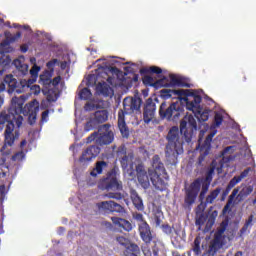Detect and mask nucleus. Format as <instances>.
I'll use <instances>...</instances> for the list:
<instances>
[{"mask_svg": "<svg viewBox=\"0 0 256 256\" xmlns=\"http://www.w3.org/2000/svg\"><path fill=\"white\" fill-rule=\"evenodd\" d=\"M13 119H15V123L13 122ZM15 124L18 129L21 128V125H23V116L18 115L16 118H11V114L7 113V111L0 112V131L5 129L4 145L2 146L1 151H5L7 147H13L15 141L19 139V130L15 131Z\"/></svg>", "mask_w": 256, "mask_h": 256, "instance_id": "nucleus-1", "label": "nucleus"}, {"mask_svg": "<svg viewBox=\"0 0 256 256\" xmlns=\"http://www.w3.org/2000/svg\"><path fill=\"white\" fill-rule=\"evenodd\" d=\"M167 144L165 146V156L170 165H175L179 159V155H183V138L179 132V127L173 126L167 136Z\"/></svg>", "mask_w": 256, "mask_h": 256, "instance_id": "nucleus-2", "label": "nucleus"}, {"mask_svg": "<svg viewBox=\"0 0 256 256\" xmlns=\"http://www.w3.org/2000/svg\"><path fill=\"white\" fill-rule=\"evenodd\" d=\"M99 187L102 191H108L105 194L107 199H115L116 201L125 199V194L121 193L123 182L117 178V171L115 169L110 170L106 174V177L99 182Z\"/></svg>", "mask_w": 256, "mask_h": 256, "instance_id": "nucleus-3", "label": "nucleus"}, {"mask_svg": "<svg viewBox=\"0 0 256 256\" xmlns=\"http://www.w3.org/2000/svg\"><path fill=\"white\" fill-rule=\"evenodd\" d=\"M141 98L126 97L123 100V109L118 111V129L123 139H129V127L125 122V115H133L134 111H141Z\"/></svg>", "mask_w": 256, "mask_h": 256, "instance_id": "nucleus-4", "label": "nucleus"}, {"mask_svg": "<svg viewBox=\"0 0 256 256\" xmlns=\"http://www.w3.org/2000/svg\"><path fill=\"white\" fill-rule=\"evenodd\" d=\"M163 73V69L159 66H150V67H143L140 69V75H144L142 77V83L146 85V87H154V89H161V87H167L165 81H167V77H163L159 80H155L151 75H158L161 77Z\"/></svg>", "mask_w": 256, "mask_h": 256, "instance_id": "nucleus-5", "label": "nucleus"}, {"mask_svg": "<svg viewBox=\"0 0 256 256\" xmlns=\"http://www.w3.org/2000/svg\"><path fill=\"white\" fill-rule=\"evenodd\" d=\"M96 142V145L103 147L111 145L115 141V133L111 130V124H104L99 127L98 132L92 133L87 137V143Z\"/></svg>", "mask_w": 256, "mask_h": 256, "instance_id": "nucleus-6", "label": "nucleus"}, {"mask_svg": "<svg viewBox=\"0 0 256 256\" xmlns=\"http://www.w3.org/2000/svg\"><path fill=\"white\" fill-rule=\"evenodd\" d=\"M211 181H213V176L206 174L205 179L197 178L195 179L188 189H186V195L184 198V203L191 207L193 203L197 200V196L199 195V191H201V185H207L208 188L211 187Z\"/></svg>", "mask_w": 256, "mask_h": 256, "instance_id": "nucleus-7", "label": "nucleus"}, {"mask_svg": "<svg viewBox=\"0 0 256 256\" xmlns=\"http://www.w3.org/2000/svg\"><path fill=\"white\" fill-rule=\"evenodd\" d=\"M227 227H229V220L226 219L220 223V227L215 232L213 240L210 241L207 250L208 256H215L217 251L225 245V239H227L225 231H227Z\"/></svg>", "mask_w": 256, "mask_h": 256, "instance_id": "nucleus-8", "label": "nucleus"}, {"mask_svg": "<svg viewBox=\"0 0 256 256\" xmlns=\"http://www.w3.org/2000/svg\"><path fill=\"white\" fill-rule=\"evenodd\" d=\"M201 101H203V98L194 92L186 102V108L194 113L200 123H205V121H209V112H203Z\"/></svg>", "mask_w": 256, "mask_h": 256, "instance_id": "nucleus-9", "label": "nucleus"}, {"mask_svg": "<svg viewBox=\"0 0 256 256\" xmlns=\"http://www.w3.org/2000/svg\"><path fill=\"white\" fill-rule=\"evenodd\" d=\"M181 113H183V108L178 103H172L167 107V102H162L159 108L160 117L167 121H179Z\"/></svg>", "mask_w": 256, "mask_h": 256, "instance_id": "nucleus-10", "label": "nucleus"}, {"mask_svg": "<svg viewBox=\"0 0 256 256\" xmlns=\"http://www.w3.org/2000/svg\"><path fill=\"white\" fill-rule=\"evenodd\" d=\"M193 131H197V120L194 115H186L180 122V133L184 135L186 143H191Z\"/></svg>", "mask_w": 256, "mask_h": 256, "instance_id": "nucleus-11", "label": "nucleus"}, {"mask_svg": "<svg viewBox=\"0 0 256 256\" xmlns=\"http://www.w3.org/2000/svg\"><path fill=\"white\" fill-rule=\"evenodd\" d=\"M4 82L8 85V93H23L25 89H29L31 85H33V81L31 79H22L20 82L17 79L13 78V75H7L4 78Z\"/></svg>", "mask_w": 256, "mask_h": 256, "instance_id": "nucleus-12", "label": "nucleus"}, {"mask_svg": "<svg viewBox=\"0 0 256 256\" xmlns=\"http://www.w3.org/2000/svg\"><path fill=\"white\" fill-rule=\"evenodd\" d=\"M193 90H184V89H178V90H171L164 88L160 90V97L162 99H179V101H184V103L187 104L189 99H191V96L193 95Z\"/></svg>", "mask_w": 256, "mask_h": 256, "instance_id": "nucleus-13", "label": "nucleus"}, {"mask_svg": "<svg viewBox=\"0 0 256 256\" xmlns=\"http://www.w3.org/2000/svg\"><path fill=\"white\" fill-rule=\"evenodd\" d=\"M216 132H211L204 140V143L201 144V140H199L198 147L200 149V156L196 161V167H205V159L207 155H209V151H211V142L215 137Z\"/></svg>", "mask_w": 256, "mask_h": 256, "instance_id": "nucleus-14", "label": "nucleus"}, {"mask_svg": "<svg viewBox=\"0 0 256 256\" xmlns=\"http://www.w3.org/2000/svg\"><path fill=\"white\" fill-rule=\"evenodd\" d=\"M96 207H97L98 213H100V215H111V213H124L125 212V208L123 206H121V204H119L113 200L98 202L96 204Z\"/></svg>", "mask_w": 256, "mask_h": 256, "instance_id": "nucleus-15", "label": "nucleus"}, {"mask_svg": "<svg viewBox=\"0 0 256 256\" xmlns=\"http://www.w3.org/2000/svg\"><path fill=\"white\" fill-rule=\"evenodd\" d=\"M115 241L118 245L125 248L124 256H139V253H141L139 246L135 243H131V240L125 236H116Z\"/></svg>", "mask_w": 256, "mask_h": 256, "instance_id": "nucleus-16", "label": "nucleus"}, {"mask_svg": "<svg viewBox=\"0 0 256 256\" xmlns=\"http://www.w3.org/2000/svg\"><path fill=\"white\" fill-rule=\"evenodd\" d=\"M108 119H109V111L98 110L94 112L90 120L86 123L85 130L92 131V129H96L97 126L107 122Z\"/></svg>", "mask_w": 256, "mask_h": 256, "instance_id": "nucleus-17", "label": "nucleus"}, {"mask_svg": "<svg viewBox=\"0 0 256 256\" xmlns=\"http://www.w3.org/2000/svg\"><path fill=\"white\" fill-rule=\"evenodd\" d=\"M157 112V104L153 101V98H148L144 104L143 109V121L147 125L155 119V113Z\"/></svg>", "mask_w": 256, "mask_h": 256, "instance_id": "nucleus-18", "label": "nucleus"}, {"mask_svg": "<svg viewBox=\"0 0 256 256\" xmlns=\"http://www.w3.org/2000/svg\"><path fill=\"white\" fill-rule=\"evenodd\" d=\"M148 175L155 189L158 191H165V189H167V182L169 181L167 173L157 174V172H151V174Z\"/></svg>", "mask_w": 256, "mask_h": 256, "instance_id": "nucleus-19", "label": "nucleus"}, {"mask_svg": "<svg viewBox=\"0 0 256 256\" xmlns=\"http://www.w3.org/2000/svg\"><path fill=\"white\" fill-rule=\"evenodd\" d=\"M127 153H130L127 155ZM117 157H121L120 163L123 169H127L129 167V163L133 161V150L127 149L125 144L120 145L116 150Z\"/></svg>", "mask_w": 256, "mask_h": 256, "instance_id": "nucleus-20", "label": "nucleus"}, {"mask_svg": "<svg viewBox=\"0 0 256 256\" xmlns=\"http://www.w3.org/2000/svg\"><path fill=\"white\" fill-rule=\"evenodd\" d=\"M101 153V148L97 145L88 146L79 158L80 163H89V161H93L96 157Z\"/></svg>", "mask_w": 256, "mask_h": 256, "instance_id": "nucleus-21", "label": "nucleus"}, {"mask_svg": "<svg viewBox=\"0 0 256 256\" xmlns=\"http://www.w3.org/2000/svg\"><path fill=\"white\" fill-rule=\"evenodd\" d=\"M138 231L142 241L149 245L153 241V231H151V226L147 222L140 223L138 225Z\"/></svg>", "mask_w": 256, "mask_h": 256, "instance_id": "nucleus-22", "label": "nucleus"}, {"mask_svg": "<svg viewBox=\"0 0 256 256\" xmlns=\"http://www.w3.org/2000/svg\"><path fill=\"white\" fill-rule=\"evenodd\" d=\"M136 175L138 179V183H140L143 189H149V175H147V170H145V165L138 164L136 165Z\"/></svg>", "mask_w": 256, "mask_h": 256, "instance_id": "nucleus-23", "label": "nucleus"}, {"mask_svg": "<svg viewBox=\"0 0 256 256\" xmlns=\"http://www.w3.org/2000/svg\"><path fill=\"white\" fill-rule=\"evenodd\" d=\"M151 173H167V170H165V164L162 163L161 157H159L157 154L152 157V169H148V175H151Z\"/></svg>", "mask_w": 256, "mask_h": 256, "instance_id": "nucleus-24", "label": "nucleus"}, {"mask_svg": "<svg viewBox=\"0 0 256 256\" xmlns=\"http://www.w3.org/2000/svg\"><path fill=\"white\" fill-rule=\"evenodd\" d=\"M170 82H168L169 80L164 81V83L166 84V86L163 87H186V88H191V84L185 82V80H183V78L175 75V74H170Z\"/></svg>", "mask_w": 256, "mask_h": 256, "instance_id": "nucleus-25", "label": "nucleus"}, {"mask_svg": "<svg viewBox=\"0 0 256 256\" xmlns=\"http://www.w3.org/2000/svg\"><path fill=\"white\" fill-rule=\"evenodd\" d=\"M25 103V96H20V97H13L12 98V105L10 108V113L15 114V115H20V113L23 112V105Z\"/></svg>", "mask_w": 256, "mask_h": 256, "instance_id": "nucleus-26", "label": "nucleus"}, {"mask_svg": "<svg viewBox=\"0 0 256 256\" xmlns=\"http://www.w3.org/2000/svg\"><path fill=\"white\" fill-rule=\"evenodd\" d=\"M130 199L137 211H144L145 210V205L143 204V198L139 196V193L137 190L131 188L130 189Z\"/></svg>", "mask_w": 256, "mask_h": 256, "instance_id": "nucleus-27", "label": "nucleus"}, {"mask_svg": "<svg viewBox=\"0 0 256 256\" xmlns=\"http://www.w3.org/2000/svg\"><path fill=\"white\" fill-rule=\"evenodd\" d=\"M111 221L114 225H117L118 227H120L124 231H127L128 233L129 231H133V224H131L129 220H125L119 217H112Z\"/></svg>", "mask_w": 256, "mask_h": 256, "instance_id": "nucleus-28", "label": "nucleus"}, {"mask_svg": "<svg viewBox=\"0 0 256 256\" xmlns=\"http://www.w3.org/2000/svg\"><path fill=\"white\" fill-rule=\"evenodd\" d=\"M237 193H239V187L235 188L229 195L228 201L222 210V215H227V213L231 212V205L235 203V197H237Z\"/></svg>", "mask_w": 256, "mask_h": 256, "instance_id": "nucleus-29", "label": "nucleus"}, {"mask_svg": "<svg viewBox=\"0 0 256 256\" xmlns=\"http://www.w3.org/2000/svg\"><path fill=\"white\" fill-rule=\"evenodd\" d=\"M253 193V186H244L240 191H238L236 197L237 203L244 201L246 197H249Z\"/></svg>", "mask_w": 256, "mask_h": 256, "instance_id": "nucleus-30", "label": "nucleus"}, {"mask_svg": "<svg viewBox=\"0 0 256 256\" xmlns=\"http://www.w3.org/2000/svg\"><path fill=\"white\" fill-rule=\"evenodd\" d=\"M109 167V164L105 161H98L96 162V165L94 169L91 171L90 175L92 177H97L98 175H101L103 173V169H107Z\"/></svg>", "mask_w": 256, "mask_h": 256, "instance_id": "nucleus-31", "label": "nucleus"}, {"mask_svg": "<svg viewBox=\"0 0 256 256\" xmlns=\"http://www.w3.org/2000/svg\"><path fill=\"white\" fill-rule=\"evenodd\" d=\"M222 188L221 187H217L214 190H212L210 192V194L206 197L204 205H213V203H215V199H217V197H219V194L221 193Z\"/></svg>", "mask_w": 256, "mask_h": 256, "instance_id": "nucleus-32", "label": "nucleus"}, {"mask_svg": "<svg viewBox=\"0 0 256 256\" xmlns=\"http://www.w3.org/2000/svg\"><path fill=\"white\" fill-rule=\"evenodd\" d=\"M28 111V123L29 125H35V121H37V111H39V107H33V104L30 103Z\"/></svg>", "mask_w": 256, "mask_h": 256, "instance_id": "nucleus-33", "label": "nucleus"}, {"mask_svg": "<svg viewBox=\"0 0 256 256\" xmlns=\"http://www.w3.org/2000/svg\"><path fill=\"white\" fill-rule=\"evenodd\" d=\"M254 215L251 214L248 219L245 221L243 227L240 229V235H245V233H247V229H249V227H253V219H254Z\"/></svg>", "mask_w": 256, "mask_h": 256, "instance_id": "nucleus-34", "label": "nucleus"}, {"mask_svg": "<svg viewBox=\"0 0 256 256\" xmlns=\"http://www.w3.org/2000/svg\"><path fill=\"white\" fill-rule=\"evenodd\" d=\"M192 251L195 255H201V236H197L194 239Z\"/></svg>", "mask_w": 256, "mask_h": 256, "instance_id": "nucleus-35", "label": "nucleus"}, {"mask_svg": "<svg viewBox=\"0 0 256 256\" xmlns=\"http://www.w3.org/2000/svg\"><path fill=\"white\" fill-rule=\"evenodd\" d=\"M92 96L93 94L89 88H83L79 93V99L82 101H89V98Z\"/></svg>", "mask_w": 256, "mask_h": 256, "instance_id": "nucleus-36", "label": "nucleus"}, {"mask_svg": "<svg viewBox=\"0 0 256 256\" xmlns=\"http://www.w3.org/2000/svg\"><path fill=\"white\" fill-rule=\"evenodd\" d=\"M154 223H155L156 227L161 226V223H163V211L156 210L154 212Z\"/></svg>", "mask_w": 256, "mask_h": 256, "instance_id": "nucleus-37", "label": "nucleus"}, {"mask_svg": "<svg viewBox=\"0 0 256 256\" xmlns=\"http://www.w3.org/2000/svg\"><path fill=\"white\" fill-rule=\"evenodd\" d=\"M218 212L217 210L213 211L211 215L208 218V221L206 223V227H213L215 225V219H217Z\"/></svg>", "mask_w": 256, "mask_h": 256, "instance_id": "nucleus-38", "label": "nucleus"}, {"mask_svg": "<svg viewBox=\"0 0 256 256\" xmlns=\"http://www.w3.org/2000/svg\"><path fill=\"white\" fill-rule=\"evenodd\" d=\"M25 155L26 152L24 150L18 151L12 156V161H23V159H25Z\"/></svg>", "mask_w": 256, "mask_h": 256, "instance_id": "nucleus-39", "label": "nucleus"}, {"mask_svg": "<svg viewBox=\"0 0 256 256\" xmlns=\"http://www.w3.org/2000/svg\"><path fill=\"white\" fill-rule=\"evenodd\" d=\"M222 123H223V115H221L220 113H216L214 116L215 127H221Z\"/></svg>", "mask_w": 256, "mask_h": 256, "instance_id": "nucleus-40", "label": "nucleus"}, {"mask_svg": "<svg viewBox=\"0 0 256 256\" xmlns=\"http://www.w3.org/2000/svg\"><path fill=\"white\" fill-rule=\"evenodd\" d=\"M11 65V58L9 56L0 58V67H8Z\"/></svg>", "mask_w": 256, "mask_h": 256, "instance_id": "nucleus-41", "label": "nucleus"}, {"mask_svg": "<svg viewBox=\"0 0 256 256\" xmlns=\"http://www.w3.org/2000/svg\"><path fill=\"white\" fill-rule=\"evenodd\" d=\"M238 183H241V180L238 178V176H234L226 187H228V189H233V187H235V185Z\"/></svg>", "mask_w": 256, "mask_h": 256, "instance_id": "nucleus-42", "label": "nucleus"}, {"mask_svg": "<svg viewBox=\"0 0 256 256\" xmlns=\"http://www.w3.org/2000/svg\"><path fill=\"white\" fill-rule=\"evenodd\" d=\"M209 191V188L207 185H202L200 194H199V201H203V199H205V195H207Z\"/></svg>", "mask_w": 256, "mask_h": 256, "instance_id": "nucleus-43", "label": "nucleus"}, {"mask_svg": "<svg viewBox=\"0 0 256 256\" xmlns=\"http://www.w3.org/2000/svg\"><path fill=\"white\" fill-rule=\"evenodd\" d=\"M55 65H59V60L57 58H54L47 62L46 67H48V69L53 70L55 69Z\"/></svg>", "mask_w": 256, "mask_h": 256, "instance_id": "nucleus-44", "label": "nucleus"}, {"mask_svg": "<svg viewBox=\"0 0 256 256\" xmlns=\"http://www.w3.org/2000/svg\"><path fill=\"white\" fill-rule=\"evenodd\" d=\"M108 72L111 73L112 75H115L116 77H119L123 72L119 70L117 67H109Z\"/></svg>", "mask_w": 256, "mask_h": 256, "instance_id": "nucleus-45", "label": "nucleus"}, {"mask_svg": "<svg viewBox=\"0 0 256 256\" xmlns=\"http://www.w3.org/2000/svg\"><path fill=\"white\" fill-rule=\"evenodd\" d=\"M15 41V37H7L6 40H3L0 45L1 47H9V45H11V43H13Z\"/></svg>", "mask_w": 256, "mask_h": 256, "instance_id": "nucleus-46", "label": "nucleus"}, {"mask_svg": "<svg viewBox=\"0 0 256 256\" xmlns=\"http://www.w3.org/2000/svg\"><path fill=\"white\" fill-rule=\"evenodd\" d=\"M249 173H251V167H248L243 172H241V174L238 176V179L240 181H243V179H245V177L249 176Z\"/></svg>", "mask_w": 256, "mask_h": 256, "instance_id": "nucleus-47", "label": "nucleus"}, {"mask_svg": "<svg viewBox=\"0 0 256 256\" xmlns=\"http://www.w3.org/2000/svg\"><path fill=\"white\" fill-rule=\"evenodd\" d=\"M162 231L166 233V235H171L173 233V228L169 226V224L162 225Z\"/></svg>", "mask_w": 256, "mask_h": 256, "instance_id": "nucleus-48", "label": "nucleus"}, {"mask_svg": "<svg viewBox=\"0 0 256 256\" xmlns=\"http://www.w3.org/2000/svg\"><path fill=\"white\" fill-rule=\"evenodd\" d=\"M98 89L100 91V93H102V95H108V91H109V88L107 86H104L103 84L99 83L98 84Z\"/></svg>", "mask_w": 256, "mask_h": 256, "instance_id": "nucleus-49", "label": "nucleus"}, {"mask_svg": "<svg viewBox=\"0 0 256 256\" xmlns=\"http://www.w3.org/2000/svg\"><path fill=\"white\" fill-rule=\"evenodd\" d=\"M40 70H41L40 67H38L37 65H34L32 67V69L30 70V75H33L34 77H37V75H39Z\"/></svg>", "mask_w": 256, "mask_h": 256, "instance_id": "nucleus-50", "label": "nucleus"}, {"mask_svg": "<svg viewBox=\"0 0 256 256\" xmlns=\"http://www.w3.org/2000/svg\"><path fill=\"white\" fill-rule=\"evenodd\" d=\"M142 253L144 254V256H152L153 255V252H151V248L148 246L142 247Z\"/></svg>", "mask_w": 256, "mask_h": 256, "instance_id": "nucleus-51", "label": "nucleus"}, {"mask_svg": "<svg viewBox=\"0 0 256 256\" xmlns=\"http://www.w3.org/2000/svg\"><path fill=\"white\" fill-rule=\"evenodd\" d=\"M41 121L44 123L49 121V110L42 112Z\"/></svg>", "mask_w": 256, "mask_h": 256, "instance_id": "nucleus-52", "label": "nucleus"}, {"mask_svg": "<svg viewBox=\"0 0 256 256\" xmlns=\"http://www.w3.org/2000/svg\"><path fill=\"white\" fill-rule=\"evenodd\" d=\"M134 219L136 221H140V223H147V221H145V218H143V214L141 213L134 214Z\"/></svg>", "mask_w": 256, "mask_h": 256, "instance_id": "nucleus-53", "label": "nucleus"}, {"mask_svg": "<svg viewBox=\"0 0 256 256\" xmlns=\"http://www.w3.org/2000/svg\"><path fill=\"white\" fill-rule=\"evenodd\" d=\"M50 83L53 85V87H57L61 83V76L54 77Z\"/></svg>", "mask_w": 256, "mask_h": 256, "instance_id": "nucleus-54", "label": "nucleus"}, {"mask_svg": "<svg viewBox=\"0 0 256 256\" xmlns=\"http://www.w3.org/2000/svg\"><path fill=\"white\" fill-rule=\"evenodd\" d=\"M196 225H199L200 227L205 225V216L200 215L196 220Z\"/></svg>", "mask_w": 256, "mask_h": 256, "instance_id": "nucleus-55", "label": "nucleus"}, {"mask_svg": "<svg viewBox=\"0 0 256 256\" xmlns=\"http://www.w3.org/2000/svg\"><path fill=\"white\" fill-rule=\"evenodd\" d=\"M88 85H91L92 83H95L97 81V76L95 74H90L87 78Z\"/></svg>", "mask_w": 256, "mask_h": 256, "instance_id": "nucleus-56", "label": "nucleus"}, {"mask_svg": "<svg viewBox=\"0 0 256 256\" xmlns=\"http://www.w3.org/2000/svg\"><path fill=\"white\" fill-rule=\"evenodd\" d=\"M206 174L210 175L213 177V175H215V164H211V166L208 168V171L206 172Z\"/></svg>", "mask_w": 256, "mask_h": 256, "instance_id": "nucleus-57", "label": "nucleus"}, {"mask_svg": "<svg viewBox=\"0 0 256 256\" xmlns=\"http://www.w3.org/2000/svg\"><path fill=\"white\" fill-rule=\"evenodd\" d=\"M229 193H231V189L226 186V189L222 192V201L227 198V195H229Z\"/></svg>", "mask_w": 256, "mask_h": 256, "instance_id": "nucleus-58", "label": "nucleus"}, {"mask_svg": "<svg viewBox=\"0 0 256 256\" xmlns=\"http://www.w3.org/2000/svg\"><path fill=\"white\" fill-rule=\"evenodd\" d=\"M230 149H233V146H228L226 147L222 152H221V157H225L227 153H229Z\"/></svg>", "mask_w": 256, "mask_h": 256, "instance_id": "nucleus-59", "label": "nucleus"}, {"mask_svg": "<svg viewBox=\"0 0 256 256\" xmlns=\"http://www.w3.org/2000/svg\"><path fill=\"white\" fill-rule=\"evenodd\" d=\"M137 81H139V74H133L130 85H133V83H137Z\"/></svg>", "mask_w": 256, "mask_h": 256, "instance_id": "nucleus-60", "label": "nucleus"}, {"mask_svg": "<svg viewBox=\"0 0 256 256\" xmlns=\"http://www.w3.org/2000/svg\"><path fill=\"white\" fill-rule=\"evenodd\" d=\"M20 50L22 53H27V51H29V46L27 44H23L20 46Z\"/></svg>", "mask_w": 256, "mask_h": 256, "instance_id": "nucleus-61", "label": "nucleus"}, {"mask_svg": "<svg viewBox=\"0 0 256 256\" xmlns=\"http://www.w3.org/2000/svg\"><path fill=\"white\" fill-rule=\"evenodd\" d=\"M104 75L107 77L106 78L107 83H109L110 85H113V77L109 76L107 72H105Z\"/></svg>", "mask_w": 256, "mask_h": 256, "instance_id": "nucleus-62", "label": "nucleus"}, {"mask_svg": "<svg viewBox=\"0 0 256 256\" xmlns=\"http://www.w3.org/2000/svg\"><path fill=\"white\" fill-rule=\"evenodd\" d=\"M32 89H35V94L37 95L38 93H40V91H41V88L39 87V85H34L33 87H32Z\"/></svg>", "mask_w": 256, "mask_h": 256, "instance_id": "nucleus-63", "label": "nucleus"}, {"mask_svg": "<svg viewBox=\"0 0 256 256\" xmlns=\"http://www.w3.org/2000/svg\"><path fill=\"white\" fill-rule=\"evenodd\" d=\"M6 86L4 84V82H0V93H3V91H5Z\"/></svg>", "mask_w": 256, "mask_h": 256, "instance_id": "nucleus-64", "label": "nucleus"}]
</instances>
